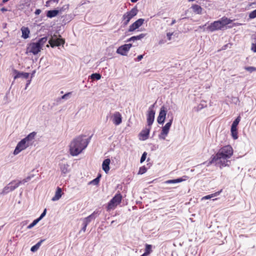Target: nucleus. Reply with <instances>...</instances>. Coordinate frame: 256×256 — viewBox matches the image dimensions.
I'll list each match as a JSON object with an SVG mask.
<instances>
[{
    "label": "nucleus",
    "instance_id": "nucleus-1",
    "mask_svg": "<svg viewBox=\"0 0 256 256\" xmlns=\"http://www.w3.org/2000/svg\"><path fill=\"white\" fill-rule=\"evenodd\" d=\"M233 154V149L230 145L225 146L220 149L216 155L213 156L210 164H212L216 162L220 167L228 166L227 160L230 158Z\"/></svg>",
    "mask_w": 256,
    "mask_h": 256
},
{
    "label": "nucleus",
    "instance_id": "nucleus-2",
    "mask_svg": "<svg viewBox=\"0 0 256 256\" xmlns=\"http://www.w3.org/2000/svg\"><path fill=\"white\" fill-rule=\"evenodd\" d=\"M89 141L84 135L79 136L74 138L69 145V152L71 156H76L82 152L87 147Z\"/></svg>",
    "mask_w": 256,
    "mask_h": 256
},
{
    "label": "nucleus",
    "instance_id": "nucleus-3",
    "mask_svg": "<svg viewBox=\"0 0 256 256\" xmlns=\"http://www.w3.org/2000/svg\"><path fill=\"white\" fill-rule=\"evenodd\" d=\"M232 20L224 16L220 20L211 23L207 28L210 32L220 30L223 29L226 26L232 23Z\"/></svg>",
    "mask_w": 256,
    "mask_h": 256
},
{
    "label": "nucleus",
    "instance_id": "nucleus-4",
    "mask_svg": "<svg viewBox=\"0 0 256 256\" xmlns=\"http://www.w3.org/2000/svg\"><path fill=\"white\" fill-rule=\"evenodd\" d=\"M122 200V196L120 193L116 194L113 198L108 202L106 207V210L110 212L114 210L120 204Z\"/></svg>",
    "mask_w": 256,
    "mask_h": 256
},
{
    "label": "nucleus",
    "instance_id": "nucleus-5",
    "mask_svg": "<svg viewBox=\"0 0 256 256\" xmlns=\"http://www.w3.org/2000/svg\"><path fill=\"white\" fill-rule=\"evenodd\" d=\"M138 10L136 6L132 8L130 11L124 13L122 17V22L124 26H126L129 23L130 21L136 16Z\"/></svg>",
    "mask_w": 256,
    "mask_h": 256
},
{
    "label": "nucleus",
    "instance_id": "nucleus-6",
    "mask_svg": "<svg viewBox=\"0 0 256 256\" xmlns=\"http://www.w3.org/2000/svg\"><path fill=\"white\" fill-rule=\"evenodd\" d=\"M173 118H172L168 122H167L164 126L162 128V130L159 135L160 139L165 140L166 136H168L170 128L172 124Z\"/></svg>",
    "mask_w": 256,
    "mask_h": 256
},
{
    "label": "nucleus",
    "instance_id": "nucleus-7",
    "mask_svg": "<svg viewBox=\"0 0 256 256\" xmlns=\"http://www.w3.org/2000/svg\"><path fill=\"white\" fill-rule=\"evenodd\" d=\"M30 176H28L26 178L22 180H14L8 184V188L10 189V190L12 191L16 188H17L21 184H24L30 180Z\"/></svg>",
    "mask_w": 256,
    "mask_h": 256
},
{
    "label": "nucleus",
    "instance_id": "nucleus-8",
    "mask_svg": "<svg viewBox=\"0 0 256 256\" xmlns=\"http://www.w3.org/2000/svg\"><path fill=\"white\" fill-rule=\"evenodd\" d=\"M154 105H152L149 108L146 116L148 126L149 127H151L154 120L155 111L154 110Z\"/></svg>",
    "mask_w": 256,
    "mask_h": 256
},
{
    "label": "nucleus",
    "instance_id": "nucleus-9",
    "mask_svg": "<svg viewBox=\"0 0 256 256\" xmlns=\"http://www.w3.org/2000/svg\"><path fill=\"white\" fill-rule=\"evenodd\" d=\"M30 145V144L26 142L24 140H22L17 144L14 152V154L16 155L18 154L19 152H20L22 150L26 149Z\"/></svg>",
    "mask_w": 256,
    "mask_h": 256
},
{
    "label": "nucleus",
    "instance_id": "nucleus-10",
    "mask_svg": "<svg viewBox=\"0 0 256 256\" xmlns=\"http://www.w3.org/2000/svg\"><path fill=\"white\" fill-rule=\"evenodd\" d=\"M28 52L36 55L42 49L40 46V44L36 42L30 43L28 48Z\"/></svg>",
    "mask_w": 256,
    "mask_h": 256
},
{
    "label": "nucleus",
    "instance_id": "nucleus-11",
    "mask_svg": "<svg viewBox=\"0 0 256 256\" xmlns=\"http://www.w3.org/2000/svg\"><path fill=\"white\" fill-rule=\"evenodd\" d=\"M166 114V110L164 106H162L160 108L158 116L157 118L158 122L160 124H163L164 122Z\"/></svg>",
    "mask_w": 256,
    "mask_h": 256
},
{
    "label": "nucleus",
    "instance_id": "nucleus-12",
    "mask_svg": "<svg viewBox=\"0 0 256 256\" xmlns=\"http://www.w3.org/2000/svg\"><path fill=\"white\" fill-rule=\"evenodd\" d=\"M132 47V44H125L120 46L116 50V52L122 56H126L128 52Z\"/></svg>",
    "mask_w": 256,
    "mask_h": 256
},
{
    "label": "nucleus",
    "instance_id": "nucleus-13",
    "mask_svg": "<svg viewBox=\"0 0 256 256\" xmlns=\"http://www.w3.org/2000/svg\"><path fill=\"white\" fill-rule=\"evenodd\" d=\"M144 21V20L143 18H139L133 24H132L128 28V32H134L140 26L142 25Z\"/></svg>",
    "mask_w": 256,
    "mask_h": 256
},
{
    "label": "nucleus",
    "instance_id": "nucleus-14",
    "mask_svg": "<svg viewBox=\"0 0 256 256\" xmlns=\"http://www.w3.org/2000/svg\"><path fill=\"white\" fill-rule=\"evenodd\" d=\"M48 42L50 46L52 48H54L56 46H58L64 44L65 41L64 39L61 38H58L56 39L52 38L49 40Z\"/></svg>",
    "mask_w": 256,
    "mask_h": 256
},
{
    "label": "nucleus",
    "instance_id": "nucleus-15",
    "mask_svg": "<svg viewBox=\"0 0 256 256\" xmlns=\"http://www.w3.org/2000/svg\"><path fill=\"white\" fill-rule=\"evenodd\" d=\"M151 129V127L148 126L142 130L139 134L140 140H145L148 138Z\"/></svg>",
    "mask_w": 256,
    "mask_h": 256
},
{
    "label": "nucleus",
    "instance_id": "nucleus-16",
    "mask_svg": "<svg viewBox=\"0 0 256 256\" xmlns=\"http://www.w3.org/2000/svg\"><path fill=\"white\" fill-rule=\"evenodd\" d=\"M112 122L113 123L118 126L122 122V114L118 112H115L112 116Z\"/></svg>",
    "mask_w": 256,
    "mask_h": 256
},
{
    "label": "nucleus",
    "instance_id": "nucleus-17",
    "mask_svg": "<svg viewBox=\"0 0 256 256\" xmlns=\"http://www.w3.org/2000/svg\"><path fill=\"white\" fill-rule=\"evenodd\" d=\"M188 177L186 176H184L182 178H180L175 180H169L165 182L166 184H175L180 182L186 180L188 179Z\"/></svg>",
    "mask_w": 256,
    "mask_h": 256
},
{
    "label": "nucleus",
    "instance_id": "nucleus-18",
    "mask_svg": "<svg viewBox=\"0 0 256 256\" xmlns=\"http://www.w3.org/2000/svg\"><path fill=\"white\" fill-rule=\"evenodd\" d=\"M98 214V212H94L90 215L84 218L83 222L88 224L91 222L92 220L95 219Z\"/></svg>",
    "mask_w": 256,
    "mask_h": 256
},
{
    "label": "nucleus",
    "instance_id": "nucleus-19",
    "mask_svg": "<svg viewBox=\"0 0 256 256\" xmlns=\"http://www.w3.org/2000/svg\"><path fill=\"white\" fill-rule=\"evenodd\" d=\"M110 162V160L109 158H106L104 160L102 164V169L106 174L110 170L109 165Z\"/></svg>",
    "mask_w": 256,
    "mask_h": 256
},
{
    "label": "nucleus",
    "instance_id": "nucleus-20",
    "mask_svg": "<svg viewBox=\"0 0 256 256\" xmlns=\"http://www.w3.org/2000/svg\"><path fill=\"white\" fill-rule=\"evenodd\" d=\"M62 196V190L61 188L58 187L54 194V196L52 198V200L56 201L58 200Z\"/></svg>",
    "mask_w": 256,
    "mask_h": 256
},
{
    "label": "nucleus",
    "instance_id": "nucleus-21",
    "mask_svg": "<svg viewBox=\"0 0 256 256\" xmlns=\"http://www.w3.org/2000/svg\"><path fill=\"white\" fill-rule=\"evenodd\" d=\"M21 30L22 32V36L24 38H28L29 37V34L30 33V30L28 27L22 26L21 28Z\"/></svg>",
    "mask_w": 256,
    "mask_h": 256
},
{
    "label": "nucleus",
    "instance_id": "nucleus-22",
    "mask_svg": "<svg viewBox=\"0 0 256 256\" xmlns=\"http://www.w3.org/2000/svg\"><path fill=\"white\" fill-rule=\"evenodd\" d=\"M16 74L14 76V79L22 76L24 78H28L29 77L30 74L28 72H19L15 70Z\"/></svg>",
    "mask_w": 256,
    "mask_h": 256
},
{
    "label": "nucleus",
    "instance_id": "nucleus-23",
    "mask_svg": "<svg viewBox=\"0 0 256 256\" xmlns=\"http://www.w3.org/2000/svg\"><path fill=\"white\" fill-rule=\"evenodd\" d=\"M58 13L59 11L56 10H48L46 12V16L52 18L56 16Z\"/></svg>",
    "mask_w": 256,
    "mask_h": 256
},
{
    "label": "nucleus",
    "instance_id": "nucleus-24",
    "mask_svg": "<svg viewBox=\"0 0 256 256\" xmlns=\"http://www.w3.org/2000/svg\"><path fill=\"white\" fill-rule=\"evenodd\" d=\"M36 134V132H33L30 133L24 139L26 142L27 143L30 144V142L32 141L34 138Z\"/></svg>",
    "mask_w": 256,
    "mask_h": 256
},
{
    "label": "nucleus",
    "instance_id": "nucleus-25",
    "mask_svg": "<svg viewBox=\"0 0 256 256\" xmlns=\"http://www.w3.org/2000/svg\"><path fill=\"white\" fill-rule=\"evenodd\" d=\"M192 8L194 12L198 14H200L202 12V8L198 4H194L192 6Z\"/></svg>",
    "mask_w": 256,
    "mask_h": 256
},
{
    "label": "nucleus",
    "instance_id": "nucleus-26",
    "mask_svg": "<svg viewBox=\"0 0 256 256\" xmlns=\"http://www.w3.org/2000/svg\"><path fill=\"white\" fill-rule=\"evenodd\" d=\"M146 34H139L138 36H133L130 38L128 40V42L132 41V40L134 41V40H140L141 38H144L146 36Z\"/></svg>",
    "mask_w": 256,
    "mask_h": 256
},
{
    "label": "nucleus",
    "instance_id": "nucleus-27",
    "mask_svg": "<svg viewBox=\"0 0 256 256\" xmlns=\"http://www.w3.org/2000/svg\"><path fill=\"white\" fill-rule=\"evenodd\" d=\"M222 189L220 191L216 192L214 194H210L209 195H207V196H204L202 198L205 199V200H208V199H210L212 198L218 196L222 192Z\"/></svg>",
    "mask_w": 256,
    "mask_h": 256
},
{
    "label": "nucleus",
    "instance_id": "nucleus-28",
    "mask_svg": "<svg viewBox=\"0 0 256 256\" xmlns=\"http://www.w3.org/2000/svg\"><path fill=\"white\" fill-rule=\"evenodd\" d=\"M230 130H231L232 136V138H234V140L237 139L238 138L237 128L231 127Z\"/></svg>",
    "mask_w": 256,
    "mask_h": 256
},
{
    "label": "nucleus",
    "instance_id": "nucleus-29",
    "mask_svg": "<svg viewBox=\"0 0 256 256\" xmlns=\"http://www.w3.org/2000/svg\"><path fill=\"white\" fill-rule=\"evenodd\" d=\"M48 40V38L46 36L43 37L41 38H40L38 42H36V43H38L40 44V46L42 48V46H44V44H46Z\"/></svg>",
    "mask_w": 256,
    "mask_h": 256
},
{
    "label": "nucleus",
    "instance_id": "nucleus-30",
    "mask_svg": "<svg viewBox=\"0 0 256 256\" xmlns=\"http://www.w3.org/2000/svg\"><path fill=\"white\" fill-rule=\"evenodd\" d=\"M42 242H43V240H41L40 242H38L36 244L32 246L30 248V250L32 252H34L36 251L39 248Z\"/></svg>",
    "mask_w": 256,
    "mask_h": 256
},
{
    "label": "nucleus",
    "instance_id": "nucleus-31",
    "mask_svg": "<svg viewBox=\"0 0 256 256\" xmlns=\"http://www.w3.org/2000/svg\"><path fill=\"white\" fill-rule=\"evenodd\" d=\"M145 253H146L148 255L150 254L152 252V246L148 244H146L145 245Z\"/></svg>",
    "mask_w": 256,
    "mask_h": 256
},
{
    "label": "nucleus",
    "instance_id": "nucleus-32",
    "mask_svg": "<svg viewBox=\"0 0 256 256\" xmlns=\"http://www.w3.org/2000/svg\"><path fill=\"white\" fill-rule=\"evenodd\" d=\"M68 164H62L60 165V170L63 174H66V173L68 172Z\"/></svg>",
    "mask_w": 256,
    "mask_h": 256
},
{
    "label": "nucleus",
    "instance_id": "nucleus-33",
    "mask_svg": "<svg viewBox=\"0 0 256 256\" xmlns=\"http://www.w3.org/2000/svg\"><path fill=\"white\" fill-rule=\"evenodd\" d=\"M240 120V116L237 117V118L233 122L231 127L237 128L238 123Z\"/></svg>",
    "mask_w": 256,
    "mask_h": 256
},
{
    "label": "nucleus",
    "instance_id": "nucleus-34",
    "mask_svg": "<svg viewBox=\"0 0 256 256\" xmlns=\"http://www.w3.org/2000/svg\"><path fill=\"white\" fill-rule=\"evenodd\" d=\"M90 78L92 80H98L100 78L101 76L99 74L95 73L91 75Z\"/></svg>",
    "mask_w": 256,
    "mask_h": 256
},
{
    "label": "nucleus",
    "instance_id": "nucleus-35",
    "mask_svg": "<svg viewBox=\"0 0 256 256\" xmlns=\"http://www.w3.org/2000/svg\"><path fill=\"white\" fill-rule=\"evenodd\" d=\"M40 221V219H36L34 220L32 223H31L30 225L28 226V228H33L35 225L36 224Z\"/></svg>",
    "mask_w": 256,
    "mask_h": 256
},
{
    "label": "nucleus",
    "instance_id": "nucleus-36",
    "mask_svg": "<svg viewBox=\"0 0 256 256\" xmlns=\"http://www.w3.org/2000/svg\"><path fill=\"white\" fill-rule=\"evenodd\" d=\"M249 18L250 19H253L256 18V9L252 12H251L248 15Z\"/></svg>",
    "mask_w": 256,
    "mask_h": 256
},
{
    "label": "nucleus",
    "instance_id": "nucleus-37",
    "mask_svg": "<svg viewBox=\"0 0 256 256\" xmlns=\"http://www.w3.org/2000/svg\"><path fill=\"white\" fill-rule=\"evenodd\" d=\"M244 69L250 72L256 71V68L254 66H246L244 68Z\"/></svg>",
    "mask_w": 256,
    "mask_h": 256
},
{
    "label": "nucleus",
    "instance_id": "nucleus-38",
    "mask_svg": "<svg viewBox=\"0 0 256 256\" xmlns=\"http://www.w3.org/2000/svg\"><path fill=\"white\" fill-rule=\"evenodd\" d=\"M146 168L145 166H142L140 168L138 174H143L146 172Z\"/></svg>",
    "mask_w": 256,
    "mask_h": 256
},
{
    "label": "nucleus",
    "instance_id": "nucleus-39",
    "mask_svg": "<svg viewBox=\"0 0 256 256\" xmlns=\"http://www.w3.org/2000/svg\"><path fill=\"white\" fill-rule=\"evenodd\" d=\"M100 176L97 177L96 178H94V180H92L90 183L92 184H98L100 182Z\"/></svg>",
    "mask_w": 256,
    "mask_h": 256
},
{
    "label": "nucleus",
    "instance_id": "nucleus-40",
    "mask_svg": "<svg viewBox=\"0 0 256 256\" xmlns=\"http://www.w3.org/2000/svg\"><path fill=\"white\" fill-rule=\"evenodd\" d=\"M146 154H147L146 152H144L143 153V154H142V156L140 158V162L141 163L143 162L145 160L146 158Z\"/></svg>",
    "mask_w": 256,
    "mask_h": 256
},
{
    "label": "nucleus",
    "instance_id": "nucleus-41",
    "mask_svg": "<svg viewBox=\"0 0 256 256\" xmlns=\"http://www.w3.org/2000/svg\"><path fill=\"white\" fill-rule=\"evenodd\" d=\"M46 208L44 209L43 212L41 214L40 216L38 218V219H40V220H42L46 214Z\"/></svg>",
    "mask_w": 256,
    "mask_h": 256
},
{
    "label": "nucleus",
    "instance_id": "nucleus-42",
    "mask_svg": "<svg viewBox=\"0 0 256 256\" xmlns=\"http://www.w3.org/2000/svg\"><path fill=\"white\" fill-rule=\"evenodd\" d=\"M82 225H83V226H82V230L84 232H86V226H88V224L83 222Z\"/></svg>",
    "mask_w": 256,
    "mask_h": 256
},
{
    "label": "nucleus",
    "instance_id": "nucleus-43",
    "mask_svg": "<svg viewBox=\"0 0 256 256\" xmlns=\"http://www.w3.org/2000/svg\"><path fill=\"white\" fill-rule=\"evenodd\" d=\"M72 94V92H68L66 94H64V96H62V99H65V98H67V96H68L69 95H70V94Z\"/></svg>",
    "mask_w": 256,
    "mask_h": 256
},
{
    "label": "nucleus",
    "instance_id": "nucleus-44",
    "mask_svg": "<svg viewBox=\"0 0 256 256\" xmlns=\"http://www.w3.org/2000/svg\"><path fill=\"white\" fill-rule=\"evenodd\" d=\"M172 34H173L172 32V33H170V32L167 33V37L169 40H171V36Z\"/></svg>",
    "mask_w": 256,
    "mask_h": 256
},
{
    "label": "nucleus",
    "instance_id": "nucleus-45",
    "mask_svg": "<svg viewBox=\"0 0 256 256\" xmlns=\"http://www.w3.org/2000/svg\"><path fill=\"white\" fill-rule=\"evenodd\" d=\"M41 10L40 9H37L35 11V14H36V15H38L39 14H40L41 12Z\"/></svg>",
    "mask_w": 256,
    "mask_h": 256
},
{
    "label": "nucleus",
    "instance_id": "nucleus-46",
    "mask_svg": "<svg viewBox=\"0 0 256 256\" xmlns=\"http://www.w3.org/2000/svg\"><path fill=\"white\" fill-rule=\"evenodd\" d=\"M143 58V55H139L137 57V59L138 61H140Z\"/></svg>",
    "mask_w": 256,
    "mask_h": 256
},
{
    "label": "nucleus",
    "instance_id": "nucleus-47",
    "mask_svg": "<svg viewBox=\"0 0 256 256\" xmlns=\"http://www.w3.org/2000/svg\"><path fill=\"white\" fill-rule=\"evenodd\" d=\"M252 50L254 52H256V44H253V46H252Z\"/></svg>",
    "mask_w": 256,
    "mask_h": 256
},
{
    "label": "nucleus",
    "instance_id": "nucleus-48",
    "mask_svg": "<svg viewBox=\"0 0 256 256\" xmlns=\"http://www.w3.org/2000/svg\"><path fill=\"white\" fill-rule=\"evenodd\" d=\"M60 0H50L46 2V4H48V2H50L51 1H53L54 2H56L57 3Z\"/></svg>",
    "mask_w": 256,
    "mask_h": 256
},
{
    "label": "nucleus",
    "instance_id": "nucleus-49",
    "mask_svg": "<svg viewBox=\"0 0 256 256\" xmlns=\"http://www.w3.org/2000/svg\"><path fill=\"white\" fill-rule=\"evenodd\" d=\"M228 44L224 46L222 48V50H226L228 46Z\"/></svg>",
    "mask_w": 256,
    "mask_h": 256
},
{
    "label": "nucleus",
    "instance_id": "nucleus-50",
    "mask_svg": "<svg viewBox=\"0 0 256 256\" xmlns=\"http://www.w3.org/2000/svg\"><path fill=\"white\" fill-rule=\"evenodd\" d=\"M176 21L175 20H172L171 25H173L174 24L176 23Z\"/></svg>",
    "mask_w": 256,
    "mask_h": 256
},
{
    "label": "nucleus",
    "instance_id": "nucleus-51",
    "mask_svg": "<svg viewBox=\"0 0 256 256\" xmlns=\"http://www.w3.org/2000/svg\"><path fill=\"white\" fill-rule=\"evenodd\" d=\"M132 2H136L138 0H130Z\"/></svg>",
    "mask_w": 256,
    "mask_h": 256
},
{
    "label": "nucleus",
    "instance_id": "nucleus-52",
    "mask_svg": "<svg viewBox=\"0 0 256 256\" xmlns=\"http://www.w3.org/2000/svg\"><path fill=\"white\" fill-rule=\"evenodd\" d=\"M2 11H4V10H5L4 8H2Z\"/></svg>",
    "mask_w": 256,
    "mask_h": 256
},
{
    "label": "nucleus",
    "instance_id": "nucleus-53",
    "mask_svg": "<svg viewBox=\"0 0 256 256\" xmlns=\"http://www.w3.org/2000/svg\"><path fill=\"white\" fill-rule=\"evenodd\" d=\"M189 2H193L194 1V0H188Z\"/></svg>",
    "mask_w": 256,
    "mask_h": 256
},
{
    "label": "nucleus",
    "instance_id": "nucleus-54",
    "mask_svg": "<svg viewBox=\"0 0 256 256\" xmlns=\"http://www.w3.org/2000/svg\"><path fill=\"white\" fill-rule=\"evenodd\" d=\"M30 82H28V83H27V84H30Z\"/></svg>",
    "mask_w": 256,
    "mask_h": 256
},
{
    "label": "nucleus",
    "instance_id": "nucleus-55",
    "mask_svg": "<svg viewBox=\"0 0 256 256\" xmlns=\"http://www.w3.org/2000/svg\"><path fill=\"white\" fill-rule=\"evenodd\" d=\"M30 82H28V83H27V84H30Z\"/></svg>",
    "mask_w": 256,
    "mask_h": 256
},
{
    "label": "nucleus",
    "instance_id": "nucleus-56",
    "mask_svg": "<svg viewBox=\"0 0 256 256\" xmlns=\"http://www.w3.org/2000/svg\"><path fill=\"white\" fill-rule=\"evenodd\" d=\"M30 82H28V83H27V84H30Z\"/></svg>",
    "mask_w": 256,
    "mask_h": 256
}]
</instances>
